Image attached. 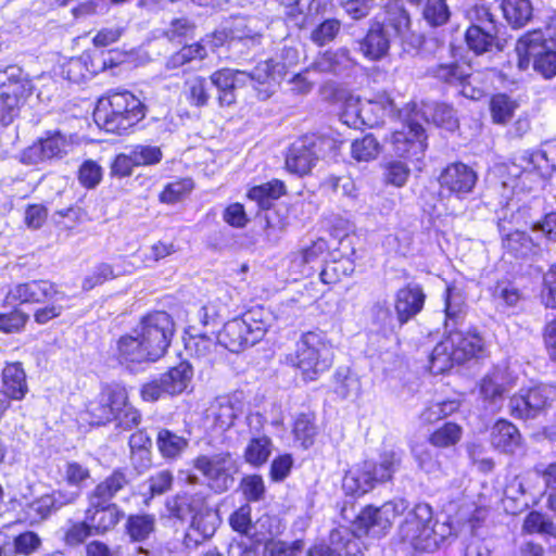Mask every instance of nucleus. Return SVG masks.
<instances>
[{
  "mask_svg": "<svg viewBox=\"0 0 556 556\" xmlns=\"http://www.w3.org/2000/svg\"><path fill=\"white\" fill-rule=\"evenodd\" d=\"M501 8L504 18L513 28L538 24L543 12L535 11L530 0H503Z\"/></svg>",
  "mask_w": 556,
  "mask_h": 556,
  "instance_id": "obj_32",
  "label": "nucleus"
},
{
  "mask_svg": "<svg viewBox=\"0 0 556 556\" xmlns=\"http://www.w3.org/2000/svg\"><path fill=\"white\" fill-rule=\"evenodd\" d=\"M467 27L464 39L470 52L476 56L501 53L507 46L505 37L506 26L500 23L490 9L484 5H475L468 13Z\"/></svg>",
  "mask_w": 556,
  "mask_h": 556,
  "instance_id": "obj_5",
  "label": "nucleus"
},
{
  "mask_svg": "<svg viewBox=\"0 0 556 556\" xmlns=\"http://www.w3.org/2000/svg\"><path fill=\"white\" fill-rule=\"evenodd\" d=\"M285 193V185L280 180H271L267 184L255 186L249 190V198L255 201L261 210L264 211L262 218L268 229L282 230L285 223L271 208L273 202Z\"/></svg>",
  "mask_w": 556,
  "mask_h": 556,
  "instance_id": "obj_23",
  "label": "nucleus"
},
{
  "mask_svg": "<svg viewBox=\"0 0 556 556\" xmlns=\"http://www.w3.org/2000/svg\"><path fill=\"white\" fill-rule=\"evenodd\" d=\"M542 29V24H536V27L533 30L526 33L518 39L516 43V51L519 55L534 58L539 53L548 49L546 47V33L543 34Z\"/></svg>",
  "mask_w": 556,
  "mask_h": 556,
  "instance_id": "obj_43",
  "label": "nucleus"
},
{
  "mask_svg": "<svg viewBox=\"0 0 556 556\" xmlns=\"http://www.w3.org/2000/svg\"><path fill=\"white\" fill-rule=\"evenodd\" d=\"M445 331H464L462 329L466 314L467 305L462 291L455 287H447L445 291Z\"/></svg>",
  "mask_w": 556,
  "mask_h": 556,
  "instance_id": "obj_33",
  "label": "nucleus"
},
{
  "mask_svg": "<svg viewBox=\"0 0 556 556\" xmlns=\"http://www.w3.org/2000/svg\"><path fill=\"white\" fill-rule=\"evenodd\" d=\"M333 361L331 344L321 331H307L296 342L294 366L305 380L314 381L328 370Z\"/></svg>",
  "mask_w": 556,
  "mask_h": 556,
  "instance_id": "obj_8",
  "label": "nucleus"
},
{
  "mask_svg": "<svg viewBox=\"0 0 556 556\" xmlns=\"http://www.w3.org/2000/svg\"><path fill=\"white\" fill-rule=\"evenodd\" d=\"M506 389L503 384V375L501 371H494L486 375L480 384V393L485 401L496 405L502 401Z\"/></svg>",
  "mask_w": 556,
  "mask_h": 556,
  "instance_id": "obj_57",
  "label": "nucleus"
},
{
  "mask_svg": "<svg viewBox=\"0 0 556 556\" xmlns=\"http://www.w3.org/2000/svg\"><path fill=\"white\" fill-rule=\"evenodd\" d=\"M350 51L345 48L337 50H328L323 53L315 62V66L319 72L341 74L343 71L353 65Z\"/></svg>",
  "mask_w": 556,
  "mask_h": 556,
  "instance_id": "obj_37",
  "label": "nucleus"
},
{
  "mask_svg": "<svg viewBox=\"0 0 556 556\" xmlns=\"http://www.w3.org/2000/svg\"><path fill=\"white\" fill-rule=\"evenodd\" d=\"M539 214V201H521L520 199L510 198L497 212V229L506 231L509 229H521V227L531 226L535 223Z\"/></svg>",
  "mask_w": 556,
  "mask_h": 556,
  "instance_id": "obj_19",
  "label": "nucleus"
},
{
  "mask_svg": "<svg viewBox=\"0 0 556 556\" xmlns=\"http://www.w3.org/2000/svg\"><path fill=\"white\" fill-rule=\"evenodd\" d=\"M122 516L123 513L115 504L93 506L89 502L86 510V520L96 534H102L114 528Z\"/></svg>",
  "mask_w": 556,
  "mask_h": 556,
  "instance_id": "obj_35",
  "label": "nucleus"
},
{
  "mask_svg": "<svg viewBox=\"0 0 556 556\" xmlns=\"http://www.w3.org/2000/svg\"><path fill=\"white\" fill-rule=\"evenodd\" d=\"M402 544L416 552L433 553L455 536L451 522L433 520L429 504L419 503L408 511L399 527Z\"/></svg>",
  "mask_w": 556,
  "mask_h": 556,
  "instance_id": "obj_2",
  "label": "nucleus"
},
{
  "mask_svg": "<svg viewBox=\"0 0 556 556\" xmlns=\"http://www.w3.org/2000/svg\"><path fill=\"white\" fill-rule=\"evenodd\" d=\"M192 179L184 178L175 180L165 186L159 198L162 203L174 204L187 197L193 189Z\"/></svg>",
  "mask_w": 556,
  "mask_h": 556,
  "instance_id": "obj_59",
  "label": "nucleus"
},
{
  "mask_svg": "<svg viewBox=\"0 0 556 556\" xmlns=\"http://www.w3.org/2000/svg\"><path fill=\"white\" fill-rule=\"evenodd\" d=\"M484 351V339L476 329L452 331L433 348L429 369L433 375H441L472 357L483 356Z\"/></svg>",
  "mask_w": 556,
  "mask_h": 556,
  "instance_id": "obj_4",
  "label": "nucleus"
},
{
  "mask_svg": "<svg viewBox=\"0 0 556 556\" xmlns=\"http://www.w3.org/2000/svg\"><path fill=\"white\" fill-rule=\"evenodd\" d=\"M430 114L433 124L439 127L445 128L450 131H453L458 127V118L456 116L455 109L447 103H433L432 105H427L426 111L422 112V115L426 116Z\"/></svg>",
  "mask_w": 556,
  "mask_h": 556,
  "instance_id": "obj_48",
  "label": "nucleus"
},
{
  "mask_svg": "<svg viewBox=\"0 0 556 556\" xmlns=\"http://www.w3.org/2000/svg\"><path fill=\"white\" fill-rule=\"evenodd\" d=\"M293 433L295 440L300 441L304 448L312 446L317 435L315 415L312 413L300 414L294 421Z\"/></svg>",
  "mask_w": 556,
  "mask_h": 556,
  "instance_id": "obj_51",
  "label": "nucleus"
},
{
  "mask_svg": "<svg viewBox=\"0 0 556 556\" xmlns=\"http://www.w3.org/2000/svg\"><path fill=\"white\" fill-rule=\"evenodd\" d=\"M62 478L72 486L70 491H78L81 494V486L90 478L89 469L76 462H67L62 471ZM67 491L66 489H63Z\"/></svg>",
  "mask_w": 556,
  "mask_h": 556,
  "instance_id": "obj_61",
  "label": "nucleus"
},
{
  "mask_svg": "<svg viewBox=\"0 0 556 556\" xmlns=\"http://www.w3.org/2000/svg\"><path fill=\"white\" fill-rule=\"evenodd\" d=\"M389 111H391L392 101L387 100ZM388 108L378 101H366L361 104L349 103L341 115L344 124L358 128L361 125L374 128L383 123L387 115Z\"/></svg>",
  "mask_w": 556,
  "mask_h": 556,
  "instance_id": "obj_24",
  "label": "nucleus"
},
{
  "mask_svg": "<svg viewBox=\"0 0 556 556\" xmlns=\"http://www.w3.org/2000/svg\"><path fill=\"white\" fill-rule=\"evenodd\" d=\"M139 100L129 91L110 92L98 100L96 124L108 132L122 134L139 122Z\"/></svg>",
  "mask_w": 556,
  "mask_h": 556,
  "instance_id": "obj_7",
  "label": "nucleus"
},
{
  "mask_svg": "<svg viewBox=\"0 0 556 556\" xmlns=\"http://www.w3.org/2000/svg\"><path fill=\"white\" fill-rule=\"evenodd\" d=\"M4 391L12 400H22L28 391L26 375L20 363L8 364L2 370Z\"/></svg>",
  "mask_w": 556,
  "mask_h": 556,
  "instance_id": "obj_36",
  "label": "nucleus"
},
{
  "mask_svg": "<svg viewBox=\"0 0 556 556\" xmlns=\"http://www.w3.org/2000/svg\"><path fill=\"white\" fill-rule=\"evenodd\" d=\"M371 323L383 334L395 332L402 328L397 314L393 313L386 300L377 301L370 309Z\"/></svg>",
  "mask_w": 556,
  "mask_h": 556,
  "instance_id": "obj_41",
  "label": "nucleus"
},
{
  "mask_svg": "<svg viewBox=\"0 0 556 556\" xmlns=\"http://www.w3.org/2000/svg\"><path fill=\"white\" fill-rule=\"evenodd\" d=\"M412 453L418 467L427 473H433L439 470L440 463L438 454L425 444H417L413 447Z\"/></svg>",
  "mask_w": 556,
  "mask_h": 556,
  "instance_id": "obj_64",
  "label": "nucleus"
},
{
  "mask_svg": "<svg viewBox=\"0 0 556 556\" xmlns=\"http://www.w3.org/2000/svg\"><path fill=\"white\" fill-rule=\"evenodd\" d=\"M355 265L350 258L332 260L327 262L319 273L320 280L326 285L336 283L342 277L351 276Z\"/></svg>",
  "mask_w": 556,
  "mask_h": 556,
  "instance_id": "obj_53",
  "label": "nucleus"
},
{
  "mask_svg": "<svg viewBox=\"0 0 556 556\" xmlns=\"http://www.w3.org/2000/svg\"><path fill=\"white\" fill-rule=\"evenodd\" d=\"M117 364L130 372H136L139 367V333L124 334L116 341L112 351Z\"/></svg>",
  "mask_w": 556,
  "mask_h": 556,
  "instance_id": "obj_34",
  "label": "nucleus"
},
{
  "mask_svg": "<svg viewBox=\"0 0 556 556\" xmlns=\"http://www.w3.org/2000/svg\"><path fill=\"white\" fill-rule=\"evenodd\" d=\"M108 60L103 56H92L89 53H83L77 58H72L62 65L61 75L63 78L80 84L93 77L99 71L106 67Z\"/></svg>",
  "mask_w": 556,
  "mask_h": 556,
  "instance_id": "obj_29",
  "label": "nucleus"
},
{
  "mask_svg": "<svg viewBox=\"0 0 556 556\" xmlns=\"http://www.w3.org/2000/svg\"><path fill=\"white\" fill-rule=\"evenodd\" d=\"M239 413L240 408L236 406L230 399H217L214 410V420L216 426L223 430L229 429L233 425Z\"/></svg>",
  "mask_w": 556,
  "mask_h": 556,
  "instance_id": "obj_58",
  "label": "nucleus"
},
{
  "mask_svg": "<svg viewBox=\"0 0 556 556\" xmlns=\"http://www.w3.org/2000/svg\"><path fill=\"white\" fill-rule=\"evenodd\" d=\"M218 525L219 516L217 510L202 502L195 514L192 515L190 528L199 535H202L203 539H210L214 535Z\"/></svg>",
  "mask_w": 556,
  "mask_h": 556,
  "instance_id": "obj_40",
  "label": "nucleus"
},
{
  "mask_svg": "<svg viewBox=\"0 0 556 556\" xmlns=\"http://www.w3.org/2000/svg\"><path fill=\"white\" fill-rule=\"evenodd\" d=\"M283 66H276L274 60L260 62L251 71H240L244 74V86L249 80L260 85H270L271 81L278 83L281 77Z\"/></svg>",
  "mask_w": 556,
  "mask_h": 556,
  "instance_id": "obj_45",
  "label": "nucleus"
},
{
  "mask_svg": "<svg viewBox=\"0 0 556 556\" xmlns=\"http://www.w3.org/2000/svg\"><path fill=\"white\" fill-rule=\"evenodd\" d=\"M517 108V102L505 93H496L490 101V111L495 124H506Z\"/></svg>",
  "mask_w": 556,
  "mask_h": 556,
  "instance_id": "obj_54",
  "label": "nucleus"
},
{
  "mask_svg": "<svg viewBox=\"0 0 556 556\" xmlns=\"http://www.w3.org/2000/svg\"><path fill=\"white\" fill-rule=\"evenodd\" d=\"M207 55L206 47L202 42L186 45L173 53L166 61L167 70H176L193 60H203Z\"/></svg>",
  "mask_w": 556,
  "mask_h": 556,
  "instance_id": "obj_50",
  "label": "nucleus"
},
{
  "mask_svg": "<svg viewBox=\"0 0 556 556\" xmlns=\"http://www.w3.org/2000/svg\"><path fill=\"white\" fill-rule=\"evenodd\" d=\"M160 452L164 457L175 458L188 447V440L170 430L162 429L156 440Z\"/></svg>",
  "mask_w": 556,
  "mask_h": 556,
  "instance_id": "obj_52",
  "label": "nucleus"
},
{
  "mask_svg": "<svg viewBox=\"0 0 556 556\" xmlns=\"http://www.w3.org/2000/svg\"><path fill=\"white\" fill-rule=\"evenodd\" d=\"M208 78L212 91H215L220 106H230L236 103V91L244 86L243 73H240L239 70L220 68L215 71Z\"/></svg>",
  "mask_w": 556,
  "mask_h": 556,
  "instance_id": "obj_26",
  "label": "nucleus"
},
{
  "mask_svg": "<svg viewBox=\"0 0 556 556\" xmlns=\"http://www.w3.org/2000/svg\"><path fill=\"white\" fill-rule=\"evenodd\" d=\"M53 296H55L56 301L67 300V295L59 291L50 281L31 280L12 286L5 295L4 303L8 306L40 304L46 303Z\"/></svg>",
  "mask_w": 556,
  "mask_h": 556,
  "instance_id": "obj_16",
  "label": "nucleus"
},
{
  "mask_svg": "<svg viewBox=\"0 0 556 556\" xmlns=\"http://www.w3.org/2000/svg\"><path fill=\"white\" fill-rule=\"evenodd\" d=\"M187 85L189 88V100L191 104L198 108L207 105L208 100L212 97L210 78L197 76L190 79Z\"/></svg>",
  "mask_w": 556,
  "mask_h": 556,
  "instance_id": "obj_60",
  "label": "nucleus"
},
{
  "mask_svg": "<svg viewBox=\"0 0 556 556\" xmlns=\"http://www.w3.org/2000/svg\"><path fill=\"white\" fill-rule=\"evenodd\" d=\"M201 503V498L187 495H177L167 500L166 508L172 517L184 521L188 517L192 518V515L195 514V510Z\"/></svg>",
  "mask_w": 556,
  "mask_h": 556,
  "instance_id": "obj_55",
  "label": "nucleus"
},
{
  "mask_svg": "<svg viewBox=\"0 0 556 556\" xmlns=\"http://www.w3.org/2000/svg\"><path fill=\"white\" fill-rule=\"evenodd\" d=\"M426 294L418 283H407L394 294V311L400 321L405 325L424 308Z\"/></svg>",
  "mask_w": 556,
  "mask_h": 556,
  "instance_id": "obj_28",
  "label": "nucleus"
},
{
  "mask_svg": "<svg viewBox=\"0 0 556 556\" xmlns=\"http://www.w3.org/2000/svg\"><path fill=\"white\" fill-rule=\"evenodd\" d=\"M404 450L396 446H384L376 460L369 459L356 464L349 469L342 480L344 493L359 497L376 486L389 482L403 467Z\"/></svg>",
  "mask_w": 556,
  "mask_h": 556,
  "instance_id": "obj_3",
  "label": "nucleus"
},
{
  "mask_svg": "<svg viewBox=\"0 0 556 556\" xmlns=\"http://www.w3.org/2000/svg\"><path fill=\"white\" fill-rule=\"evenodd\" d=\"M382 147L372 134H367L351 143V155L357 162H370L381 153Z\"/></svg>",
  "mask_w": 556,
  "mask_h": 556,
  "instance_id": "obj_47",
  "label": "nucleus"
},
{
  "mask_svg": "<svg viewBox=\"0 0 556 556\" xmlns=\"http://www.w3.org/2000/svg\"><path fill=\"white\" fill-rule=\"evenodd\" d=\"M70 140L60 131H48L45 137L26 148L21 155L25 164L36 165L41 162L62 159L67 154Z\"/></svg>",
  "mask_w": 556,
  "mask_h": 556,
  "instance_id": "obj_21",
  "label": "nucleus"
},
{
  "mask_svg": "<svg viewBox=\"0 0 556 556\" xmlns=\"http://www.w3.org/2000/svg\"><path fill=\"white\" fill-rule=\"evenodd\" d=\"M275 520L269 516H262L255 523H252V528L249 534L251 542L255 545H263L267 541L274 540L277 531H274Z\"/></svg>",
  "mask_w": 556,
  "mask_h": 556,
  "instance_id": "obj_63",
  "label": "nucleus"
},
{
  "mask_svg": "<svg viewBox=\"0 0 556 556\" xmlns=\"http://www.w3.org/2000/svg\"><path fill=\"white\" fill-rule=\"evenodd\" d=\"M240 318L250 328L252 340H257L258 342L266 334L273 319L270 312L261 306L251 308Z\"/></svg>",
  "mask_w": 556,
  "mask_h": 556,
  "instance_id": "obj_46",
  "label": "nucleus"
},
{
  "mask_svg": "<svg viewBox=\"0 0 556 556\" xmlns=\"http://www.w3.org/2000/svg\"><path fill=\"white\" fill-rule=\"evenodd\" d=\"M454 46H451V59H439L426 68V76L444 88H455L467 77L469 65L459 62L453 54Z\"/></svg>",
  "mask_w": 556,
  "mask_h": 556,
  "instance_id": "obj_25",
  "label": "nucleus"
},
{
  "mask_svg": "<svg viewBox=\"0 0 556 556\" xmlns=\"http://www.w3.org/2000/svg\"><path fill=\"white\" fill-rule=\"evenodd\" d=\"M556 169V143H546L541 150L532 152L523 150L516 153L509 165H507L508 175L515 179L522 176H529L534 170L541 175H547Z\"/></svg>",
  "mask_w": 556,
  "mask_h": 556,
  "instance_id": "obj_13",
  "label": "nucleus"
},
{
  "mask_svg": "<svg viewBox=\"0 0 556 556\" xmlns=\"http://www.w3.org/2000/svg\"><path fill=\"white\" fill-rule=\"evenodd\" d=\"M415 117L409 118L401 130H395L391 137L393 153L397 157L419 161L425 153L427 135L425 128Z\"/></svg>",
  "mask_w": 556,
  "mask_h": 556,
  "instance_id": "obj_15",
  "label": "nucleus"
},
{
  "mask_svg": "<svg viewBox=\"0 0 556 556\" xmlns=\"http://www.w3.org/2000/svg\"><path fill=\"white\" fill-rule=\"evenodd\" d=\"M230 34L236 38H243L250 43H262L263 40V25L252 16L236 17L229 26Z\"/></svg>",
  "mask_w": 556,
  "mask_h": 556,
  "instance_id": "obj_42",
  "label": "nucleus"
},
{
  "mask_svg": "<svg viewBox=\"0 0 556 556\" xmlns=\"http://www.w3.org/2000/svg\"><path fill=\"white\" fill-rule=\"evenodd\" d=\"M128 483L125 475L115 471L110 478L98 484L89 495V502L93 506L110 504L115 494Z\"/></svg>",
  "mask_w": 556,
  "mask_h": 556,
  "instance_id": "obj_38",
  "label": "nucleus"
},
{
  "mask_svg": "<svg viewBox=\"0 0 556 556\" xmlns=\"http://www.w3.org/2000/svg\"><path fill=\"white\" fill-rule=\"evenodd\" d=\"M174 334L170 316L157 311L141 318V363L163 357Z\"/></svg>",
  "mask_w": 556,
  "mask_h": 556,
  "instance_id": "obj_10",
  "label": "nucleus"
},
{
  "mask_svg": "<svg viewBox=\"0 0 556 556\" xmlns=\"http://www.w3.org/2000/svg\"><path fill=\"white\" fill-rule=\"evenodd\" d=\"M463 429L455 422H445L429 437V443L434 447L454 446L462 439Z\"/></svg>",
  "mask_w": 556,
  "mask_h": 556,
  "instance_id": "obj_56",
  "label": "nucleus"
},
{
  "mask_svg": "<svg viewBox=\"0 0 556 556\" xmlns=\"http://www.w3.org/2000/svg\"><path fill=\"white\" fill-rule=\"evenodd\" d=\"M193 376L192 366L181 362L177 366L161 375L167 394L174 395L185 391Z\"/></svg>",
  "mask_w": 556,
  "mask_h": 556,
  "instance_id": "obj_39",
  "label": "nucleus"
},
{
  "mask_svg": "<svg viewBox=\"0 0 556 556\" xmlns=\"http://www.w3.org/2000/svg\"><path fill=\"white\" fill-rule=\"evenodd\" d=\"M438 182L442 198L454 197L463 200L473 191L478 182V174L469 165L463 162H454L442 169Z\"/></svg>",
  "mask_w": 556,
  "mask_h": 556,
  "instance_id": "obj_14",
  "label": "nucleus"
},
{
  "mask_svg": "<svg viewBox=\"0 0 556 556\" xmlns=\"http://www.w3.org/2000/svg\"><path fill=\"white\" fill-rule=\"evenodd\" d=\"M127 394L119 387H108L102 390L98 399L91 402L87 408L90 415V424L104 425L119 417L126 410Z\"/></svg>",
  "mask_w": 556,
  "mask_h": 556,
  "instance_id": "obj_18",
  "label": "nucleus"
},
{
  "mask_svg": "<svg viewBox=\"0 0 556 556\" xmlns=\"http://www.w3.org/2000/svg\"><path fill=\"white\" fill-rule=\"evenodd\" d=\"M421 8V17L432 28L446 25L452 16L446 0H425Z\"/></svg>",
  "mask_w": 556,
  "mask_h": 556,
  "instance_id": "obj_44",
  "label": "nucleus"
},
{
  "mask_svg": "<svg viewBox=\"0 0 556 556\" xmlns=\"http://www.w3.org/2000/svg\"><path fill=\"white\" fill-rule=\"evenodd\" d=\"M252 339L250 328L241 318L227 321L217 334V342L231 353H239L258 342Z\"/></svg>",
  "mask_w": 556,
  "mask_h": 556,
  "instance_id": "obj_30",
  "label": "nucleus"
},
{
  "mask_svg": "<svg viewBox=\"0 0 556 556\" xmlns=\"http://www.w3.org/2000/svg\"><path fill=\"white\" fill-rule=\"evenodd\" d=\"M271 454V440L266 435L253 437L244 451L247 463L258 467L265 464Z\"/></svg>",
  "mask_w": 556,
  "mask_h": 556,
  "instance_id": "obj_49",
  "label": "nucleus"
},
{
  "mask_svg": "<svg viewBox=\"0 0 556 556\" xmlns=\"http://www.w3.org/2000/svg\"><path fill=\"white\" fill-rule=\"evenodd\" d=\"M498 232L503 249L517 258H532L541 253V245L525 230L515 228Z\"/></svg>",
  "mask_w": 556,
  "mask_h": 556,
  "instance_id": "obj_31",
  "label": "nucleus"
},
{
  "mask_svg": "<svg viewBox=\"0 0 556 556\" xmlns=\"http://www.w3.org/2000/svg\"><path fill=\"white\" fill-rule=\"evenodd\" d=\"M78 498V491L54 490L28 503L24 508L25 518L31 525L38 523L62 507L74 504Z\"/></svg>",
  "mask_w": 556,
  "mask_h": 556,
  "instance_id": "obj_20",
  "label": "nucleus"
},
{
  "mask_svg": "<svg viewBox=\"0 0 556 556\" xmlns=\"http://www.w3.org/2000/svg\"><path fill=\"white\" fill-rule=\"evenodd\" d=\"M407 507L408 504L403 498L387 502L380 507L368 505L356 516L353 530L358 538L365 535L380 539L389 532L395 517Z\"/></svg>",
  "mask_w": 556,
  "mask_h": 556,
  "instance_id": "obj_12",
  "label": "nucleus"
},
{
  "mask_svg": "<svg viewBox=\"0 0 556 556\" xmlns=\"http://www.w3.org/2000/svg\"><path fill=\"white\" fill-rule=\"evenodd\" d=\"M523 529L528 533H545L556 536V525H554L549 517L538 510H532L527 515Z\"/></svg>",
  "mask_w": 556,
  "mask_h": 556,
  "instance_id": "obj_62",
  "label": "nucleus"
},
{
  "mask_svg": "<svg viewBox=\"0 0 556 556\" xmlns=\"http://www.w3.org/2000/svg\"><path fill=\"white\" fill-rule=\"evenodd\" d=\"M412 16L403 0H389L381 16H375L367 28L356 23L346 24L349 34L354 38L355 50L370 61H380L389 55L391 43L400 41L403 47L419 49L425 36L412 28Z\"/></svg>",
  "mask_w": 556,
  "mask_h": 556,
  "instance_id": "obj_1",
  "label": "nucleus"
},
{
  "mask_svg": "<svg viewBox=\"0 0 556 556\" xmlns=\"http://www.w3.org/2000/svg\"><path fill=\"white\" fill-rule=\"evenodd\" d=\"M308 551L321 556H364L357 534L345 527L332 529L327 542L315 544Z\"/></svg>",
  "mask_w": 556,
  "mask_h": 556,
  "instance_id": "obj_22",
  "label": "nucleus"
},
{
  "mask_svg": "<svg viewBox=\"0 0 556 556\" xmlns=\"http://www.w3.org/2000/svg\"><path fill=\"white\" fill-rule=\"evenodd\" d=\"M0 123L11 124L18 116L22 105L34 91L31 80L24 74L21 67L10 65L0 71Z\"/></svg>",
  "mask_w": 556,
  "mask_h": 556,
  "instance_id": "obj_9",
  "label": "nucleus"
},
{
  "mask_svg": "<svg viewBox=\"0 0 556 556\" xmlns=\"http://www.w3.org/2000/svg\"><path fill=\"white\" fill-rule=\"evenodd\" d=\"M556 400V387L540 383L520 389L508 401L513 418L530 421L546 416Z\"/></svg>",
  "mask_w": 556,
  "mask_h": 556,
  "instance_id": "obj_11",
  "label": "nucleus"
},
{
  "mask_svg": "<svg viewBox=\"0 0 556 556\" xmlns=\"http://www.w3.org/2000/svg\"><path fill=\"white\" fill-rule=\"evenodd\" d=\"M343 143L328 134L303 135L290 144L286 167L299 176L307 175L319 160H336Z\"/></svg>",
  "mask_w": 556,
  "mask_h": 556,
  "instance_id": "obj_6",
  "label": "nucleus"
},
{
  "mask_svg": "<svg viewBox=\"0 0 556 556\" xmlns=\"http://www.w3.org/2000/svg\"><path fill=\"white\" fill-rule=\"evenodd\" d=\"M194 467L207 478L211 488L215 492H225L233 483L231 476L233 459L229 452L211 456L200 455L194 459Z\"/></svg>",
  "mask_w": 556,
  "mask_h": 556,
  "instance_id": "obj_17",
  "label": "nucleus"
},
{
  "mask_svg": "<svg viewBox=\"0 0 556 556\" xmlns=\"http://www.w3.org/2000/svg\"><path fill=\"white\" fill-rule=\"evenodd\" d=\"M489 442L500 454L514 455L523 446L519 429L507 419H498L490 429Z\"/></svg>",
  "mask_w": 556,
  "mask_h": 556,
  "instance_id": "obj_27",
  "label": "nucleus"
}]
</instances>
